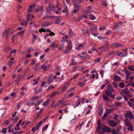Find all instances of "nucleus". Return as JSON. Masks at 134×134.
I'll return each mask as SVG.
<instances>
[{
  "instance_id": "obj_37",
  "label": "nucleus",
  "mask_w": 134,
  "mask_h": 134,
  "mask_svg": "<svg viewBox=\"0 0 134 134\" xmlns=\"http://www.w3.org/2000/svg\"><path fill=\"white\" fill-rule=\"evenodd\" d=\"M119 87L122 88L124 86V83L123 82H121L119 83Z\"/></svg>"
},
{
  "instance_id": "obj_10",
  "label": "nucleus",
  "mask_w": 134,
  "mask_h": 134,
  "mask_svg": "<svg viewBox=\"0 0 134 134\" xmlns=\"http://www.w3.org/2000/svg\"><path fill=\"white\" fill-rule=\"evenodd\" d=\"M102 129L104 131L109 133H110L111 131L110 128L109 127H107L106 125L104 126Z\"/></svg>"
},
{
  "instance_id": "obj_62",
  "label": "nucleus",
  "mask_w": 134,
  "mask_h": 134,
  "mask_svg": "<svg viewBox=\"0 0 134 134\" xmlns=\"http://www.w3.org/2000/svg\"><path fill=\"white\" fill-rule=\"evenodd\" d=\"M38 98V97H32L31 98V100H37Z\"/></svg>"
},
{
  "instance_id": "obj_42",
  "label": "nucleus",
  "mask_w": 134,
  "mask_h": 134,
  "mask_svg": "<svg viewBox=\"0 0 134 134\" xmlns=\"http://www.w3.org/2000/svg\"><path fill=\"white\" fill-rule=\"evenodd\" d=\"M21 24V25H27V23L25 21H24L23 22H22Z\"/></svg>"
},
{
  "instance_id": "obj_31",
  "label": "nucleus",
  "mask_w": 134,
  "mask_h": 134,
  "mask_svg": "<svg viewBox=\"0 0 134 134\" xmlns=\"http://www.w3.org/2000/svg\"><path fill=\"white\" fill-rule=\"evenodd\" d=\"M128 69L130 70L133 71L134 70V66H129L128 68Z\"/></svg>"
},
{
  "instance_id": "obj_45",
  "label": "nucleus",
  "mask_w": 134,
  "mask_h": 134,
  "mask_svg": "<svg viewBox=\"0 0 134 134\" xmlns=\"http://www.w3.org/2000/svg\"><path fill=\"white\" fill-rule=\"evenodd\" d=\"M114 119L115 121H117L118 119V115L117 114H116L114 117Z\"/></svg>"
},
{
  "instance_id": "obj_2",
  "label": "nucleus",
  "mask_w": 134,
  "mask_h": 134,
  "mask_svg": "<svg viewBox=\"0 0 134 134\" xmlns=\"http://www.w3.org/2000/svg\"><path fill=\"white\" fill-rule=\"evenodd\" d=\"M10 28H8L6 29L2 34V37H4L5 38L7 39H9L10 36V35L9 34V33L10 31Z\"/></svg>"
},
{
  "instance_id": "obj_32",
  "label": "nucleus",
  "mask_w": 134,
  "mask_h": 134,
  "mask_svg": "<svg viewBox=\"0 0 134 134\" xmlns=\"http://www.w3.org/2000/svg\"><path fill=\"white\" fill-rule=\"evenodd\" d=\"M129 127L128 128V130L130 131H132L133 130V126L132 125H129Z\"/></svg>"
},
{
  "instance_id": "obj_63",
  "label": "nucleus",
  "mask_w": 134,
  "mask_h": 134,
  "mask_svg": "<svg viewBox=\"0 0 134 134\" xmlns=\"http://www.w3.org/2000/svg\"><path fill=\"white\" fill-rule=\"evenodd\" d=\"M79 10L76 9H75L73 11H72L71 12L75 14Z\"/></svg>"
},
{
  "instance_id": "obj_29",
  "label": "nucleus",
  "mask_w": 134,
  "mask_h": 134,
  "mask_svg": "<svg viewBox=\"0 0 134 134\" xmlns=\"http://www.w3.org/2000/svg\"><path fill=\"white\" fill-rule=\"evenodd\" d=\"M47 66H46L44 64H43L41 66V69H43L44 71H45L47 68Z\"/></svg>"
},
{
  "instance_id": "obj_15",
  "label": "nucleus",
  "mask_w": 134,
  "mask_h": 134,
  "mask_svg": "<svg viewBox=\"0 0 134 134\" xmlns=\"http://www.w3.org/2000/svg\"><path fill=\"white\" fill-rule=\"evenodd\" d=\"M27 21L29 22L30 20H31L33 18V16L31 15L30 14H28L27 15Z\"/></svg>"
},
{
  "instance_id": "obj_8",
  "label": "nucleus",
  "mask_w": 134,
  "mask_h": 134,
  "mask_svg": "<svg viewBox=\"0 0 134 134\" xmlns=\"http://www.w3.org/2000/svg\"><path fill=\"white\" fill-rule=\"evenodd\" d=\"M24 31H21L19 33H18V34H17L15 35H13V37L12 38V40L13 42H14L13 39H14V37H15V36H18V35H20V36H21V37H22L23 36V35L24 34Z\"/></svg>"
},
{
  "instance_id": "obj_61",
  "label": "nucleus",
  "mask_w": 134,
  "mask_h": 134,
  "mask_svg": "<svg viewBox=\"0 0 134 134\" xmlns=\"http://www.w3.org/2000/svg\"><path fill=\"white\" fill-rule=\"evenodd\" d=\"M19 119V117L18 116L16 117L15 119L13 120L15 122H16Z\"/></svg>"
},
{
  "instance_id": "obj_12",
  "label": "nucleus",
  "mask_w": 134,
  "mask_h": 134,
  "mask_svg": "<svg viewBox=\"0 0 134 134\" xmlns=\"http://www.w3.org/2000/svg\"><path fill=\"white\" fill-rule=\"evenodd\" d=\"M114 80L116 81H121V78L118 76L115 75L114 77Z\"/></svg>"
},
{
  "instance_id": "obj_51",
  "label": "nucleus",
  "mask_w": 134,
  "mask_h": 134,
  "mask_svg": "<svg viewBox=\"0 0 134 134\" xmlns=\"http://www.w3.org/2000/svg\"><path fill=\"white\" fill-rule=\"evenodd\" d=\"M100 58H98L97 59H96L94 62L96 63L99 62L100 61Z\"/></svg>"
},
{
  "instance_id": "obj_9",
  "label": "nucleus",
  "mask_w": 134,
  "mask_h": 134,
  "mask_svg": "<svg viewBox=\"0 0 134 134\" xmlns=\"http://www.w3.org/2000/svg\"><path fill=\"white\" fill-rule=\"evenodd\" d=\"M52 23L51 22L48 21H45L43 22L42 24V26L43 27H46L47 26H50L52 25Z\"/></svg>"
},
{
  "instance_id": "obj_11",
  "label": "nucleus",
  "mask_w": 134,
  "mask_h": 134,
  "mask_svg": "<svg viewBox=\"0 0 134 134\" xmlns=\"http://www.w3.org/2000/svg\"><path fill=\"white\" fill-rule=\"evenodd\" d=\"M124 123L126 127L129 126L131 123L130 121L126 118H125L124 120Z\"/></svg>"
},
{
  "instance_id": "obj_48",
  "label": "nucleus",
  "mask_w": 134,
  "mask_h": 134,
  "mask_svg": "<svg viewBox=\"0 0 134 134\" xmlns=\"http://www.w3.org/2000/svg\"><path fill=\"white\" fill-rule=\"evenodd\" d=\"M50 45L51 46V47L54 48L55 47V44L54 42H52Z\"/></svg>"
},
{
  "instance_id": "obj_16",
  "label": "nucleus",
  "mask_w": 134,
  "mask_h": 134,
  "mask_svg": "<svg viewBox=\"0 0 134 134\" xmlns=\"http://www.w3.org/2000/svg\"><path fill=\"white\" fill-rule=\"evenodd\" d=\"M124 71L125 72L126 76H130V74L131 72L129 71H128L126 69H124Z\"/></svg>"
},
{
  "instance_id": "obj_59",
  "label": "nucleus",
  "mask_w": 134,
  "mask_h": 134,
  "mask_svg": "<svg viewBox=\"0 0 134 134\" xmlns=\"http://www.w3.org/2000/svg\"><path fill=\"white\" fill-rule=\"evenodd\" d=\"M20 75H18L17 77L16 81L18 82V83L20 79Z\"/></svg>"
},
{
  "instance_id": "obj_56",
  "label": "nucleus",
  "mask_w": 134,
  "mask_h": 134,
  "mask_svg": "<svg viewBox=\"0 0 134 134\" xmlns=\"http://www.w3.org/2000/svg\"><path fill=\"white\" fill-rule=\"evenodd\" d=\"M67 8L66 7H65V8L62 10V12L63 13H65L66 12H67Z\"/></svg>"
},
{
  "instance_id": "obj_46",
  "label": "nucleus",
  "mask_w": 134,
  "mask_h": 134,
  "mask_svg": "<svg viewBox=\"0 0 134 134\" xmlns=\"http://www.w3.org/2000/svg\"><path fill=\"white\" fill-rule=\"evenodd\" d=\"M3 130L2 131V133H5L7 132V128H3Z\"/></svg>"
},
{
  "instance_id": "obj_57",
  "label": "nucleus",
  "mask_w": 134,
  "mask_h": 134,
  "mask_svg": "<svg viewBox=\"0 0 134 134\" xmlns=\"http://www.w3.org/2000/svg\"><path fill=\"white\" fill-rule=\"evenodd\" d=\"M107 111H108V113L109 114L111 112H112L113 110V109H107Z\"/></svg>"
},
{
  "instance_id": "obj_38",
  "label": "nucleus",
  "mask_w": 134,
  "mask_h": 134,
  "mask_svg": "<svg viewBox=\"0 0 134 134\" xmlns=\"http://www.w3.org/2000/svg\"><path fill=\"white\" fill-rule=\"evenodd\" d=\"M13 61L12 60H11L9 61L8 65L10 68L12 65H13Z\"/></svg>"
},
{
  "instance_id": "obj_3",
  "label": "nucleus",
  "mask_w": 134,
  "mask_h": 134,
  "mask_svg": "<svg viewBox=\"0 0 134 134\" xmlns=\"http://www.w3.org/2000/svg\"><path fill=\"white\" fill-rule=\"evenodd\" d=\"M72 47V42L71 41H70L69 43L67 46L66 49L64 50L63 52L65 54H67L69 52L71 49Z\"/></svg>"
},
{
  "instance_id": "obj_22",
  "label": "nucleus",
  "mask_w": 134,
  "mask_h": 134,
  "mask_svg": "<svg viewBox=\"0 0 134 134\" xmlns=\"http://www.w3.org/2000/svg\"><path fill=\"white\" fill-rule=\"evenodd\" d=\"M40 65V63H38L35 65V67L34 68V70L35 71H37L38 70V68Z\"/></svg>"
},
{
  "instance_id": "obj_7",
  "label": "nucleus",
  "mask_w": 134,
  "mask_h": 134,
  "mask_svg": "<svg viewBox=\"0 0 134 134\" xmlns=\"http://www.w3.org/2000/svg\"><path fill=\"white\" fill-rule=\"evenodd\" d=\"M36 10H37L40 12L41 15L43 14V9L42 6H37L36 8Z\"/></svg>"
},
{
  "instance_id": "obj_20",
  "label": "nucleus",
  "mask_w": 134,
  "mask_h": 134,
  "mask_svg": "<svg viewBox=\"0 0 134 134\" xmlns=\"http://www.w3.org/2000/svg\"><path fill=\"white\" fill-rule=\"evenodd\" d=\"M73 32L72 30L71 29H70L69 31V37L71 38L73 36Z\"/></svg>"
},
{
  "instance_id": "obj_52",
  "label": "nucleus",
  "mask_w": 134,
  "mask_h": 134,
  "mask_svg": "<svg viewBox=\"0 0 134 134\" xmlns=\"http://www.w3.org/2000/svg\"><path fill=\"white\" fill-rule=\"evenodd\" d=\"M127 104L129 105L130 106H133L134 105V104L132 103H131L130 102H127Z\"/></svg>"
},
{
  "instance_id": "obj_14",
  "label": "nucleus",
  "mask_w": 134,
  "mask_h": 134,
  "mask_svg": "<svg viewBox=\"0 0 134 134\" xmlns=\"http://www.w3.org/2000/svg\"><path fill=\"white\" fill-rule=\"evenodd\" d=\"M88 9L87 10H86L84 11V13H90L92 12H93V10L92 8H91V6H89L88 7Z\"/></svg>"
},
{
  "instance_id": "obj_47",
  "label": "nucleus",
  "mask_w": 134,
  "mask_h": 134,
  "mask_svg": "<svg viewBox=\"0 0 134 134\" xmlns=\"http://www.w3.org/2000/svg\"><path fill=\"white\" fill-rule=\"evenodd\" d=\"M43 100L42 99L38 101L37 103L36 104L35 106L38 105L39 104L43 102Z\"/></svg>"
},
{
  "instance_id": "obj_1",
  "label": "nucleus",
  "mask_w": 134,
  "mask_h": 134,
  "mask_svg": "<svg viewBox=\"0 0 134 134\" xmlns=\"http://www.w3.org/2000/svg\"><path fill=\"white\" fill-rule=\"evenodd\" d=\"M120 93L122 96L124 100L126 102H127L129 98L132 97L131 93L127 89H126L125 90H122Z\"/></svg>"
},
{
  "instance_id": "obj_43",
  "label": "nucleus",
  "mask_w": 134,
  "mask_h": 134,
  "mask_svg": "<svg viewBox=\"0 0 134 134\" xmlns=\"http://www.w3.org/2000/svg\"><path fill=\"white\" fill-rule=\"evenodd\" d=\"M115 104L117 106L119 107L121 106V103L120 102H116L115 103Z\"/></svg>"
},
{
  "instance_id": "obj_50",
  "label": "nucleus",
  "mask_w": 134,
  "mask_h": 134,
  "mask_svg": "<svg viewBox=\"0 0 134 134\" xmlns=\"http://www.w3.org/2000/svg\"><path fill=\"white\" fill-rule=\"evenodd\" d=\"M114 54V52L113 51H112L111 52H109L108 54L107 55V56H108L111 55H112Z\"/></svg>"
},
{
  "instance_id": "obj_39",
  "label": "nucleus",
  "mask_w": 134,
  "mask_h": 134,
  "mask_svg": "<svg viewBox=\"0 0 134 134\" xmlns=\"http://www.w3.org/2000/svg\"><path fill=\"white\" fill-rule=\"evenodd\" d=\"M16 52V49H15L13 50H11V51L10 54V56H11L12 54V53H15Z\"/></svg>"
},
{
  "instance_id": "obj_54",
  "label": "nucleus",
  "mask_w": 134,
  "mask_h": 134,
  "mask_svg": "<svg viewBox=\"0 0 134 134\" xmlns=\"http://www.w3.org/2000/svg\"><path fill=\"white\" fill-rule=\"evenodd\" d=\"M77 64V63L75 62H72L71 63L69 64V65L70 66H72L73 65H75Z\"/></svg>"
},
{
  "instance_id": "obj_24",
  "label": "nucleus",
  "mask_w": 134,
  "mask_h": 134,
  "mask_svg": "<svg viewBox=\"0 0 134 134\" xmlns=\"http://www.w3.org/2000/svg\"><path fill=\"white\" fill-rule=\"evenodd\" d=\"M49 101V99H47L46 102H43L42 103L43 105L44 106H47L48 104Z\"/></svg>"
},
{
  "instance_id": "obj_40",
  "label": "nucleus",
  "mask_w": 134,
  "mask_h": 134,
  "mask_svg": "<svg viewBox=\"0 0 134 134\" xmlns=\"http://www.w3.org/2000/svg\"><path fill=\"white\" fill-rule=\"evenodd\" d=\"M12 124H10L9 126L8 127V131L10 133V131H11V128L12 127Z\"/></svg>"
},
{
  "instance_id": "obj_36",
  "label": "nucleus",
  "mask_w": 134,
  "mask_h": 134,
  "mask_svg": "<svg viewBox=\"0 0 134 134\" xmlns=\"http://www.w3.org/2000/svg\"><path fill=\"white\" fill-rule=\"evenodd\" d=\"M42 113V110H40L39 112L38 113L37 116V119H38L41 115V114Z\"/></svg>"
},
{
  "instance_id": "obj_19",
  "label": "nucleus",
  "mask_w": 134,
  "mask_h": 134,
  "mask_svg": "<svg viewBox=\"0 0 134 134\" xmlns=\"http://www.w3.org/2000/svg\"><path fill=\"white\" fill-rule=\"evenodd\" d=\"M56 17L54 16H52L51 15L50 16H44L43 18V19H46L48 18H52V19H54Z\"/></svg>"
},
{
  "instance_id": "obj_58",
  "label": "nucleus",
  "mask_w": 134,
  "mask_h": 134,
  "mask_svg": "<svg viewBox=\"0 0 134 134\" xmlns=\"http://www.w3.org/2000/svg\"><path fill=\"white\" fill-rule=\"evenodd\" d=\"M102 127L101 126V125H99L97 128V131H99V130Z\"/></svg>"
},
{
  "instance_id": "obj_55",
  "label": "nucleus",
  "mask_w": 134,
  "mask_h": 134,
  "mask_svg": "<svg viewBox=\"0 0 134 134\" xmlns=\"http://www.w3.org/2000/svg\"><path fill=\"white\" fill-rule=\"evenodd\" d=\"M102 4L105 6H107V5L106 2L105 1H102Z\"/></svg>"
},
{
  "instance_id": "obj_28",
  "label": "nucleus",
  "mask_w": 134,
  "mask_h": 134,
  "mask_svg": "<svg viewBox=\"0 0 134 134\" xmlns=\"http://www.w3.org/2000/svg\"><path fill=\"white\" fill-rule=\"evenodd\" d=\"M52 74H51V75H50L48 77V79L47 80V81L49 82V85L51 83V82H50V80L52 78Z\"/></svg>"
},
{
  "instance_id": "obj_60",
  "label": "nucleus",
  "mask_w": 134,
  "mask_h": 134,
  "mask_svg": "<svg viewBox=\"0 0 134 134\" xmlns=\"http://www.w3.org/2000/svg\"><path fill=\"white\" fill-rule=\"evenodd\" d=\"M80 103V102L77 101V102L76 103H75V106L76 107H77L79 105Z\"/></svg>"
},
{
  "instance_id": "obj_53",
  "label": "nucleus",
  "mask_w": 134,
  "mask_h": 134,
  "mask_svg": "<svg viewBox=\"0 0 134 134\" xmlns=\"http://www.w3.org/2000/svg\"><path fill=\"white\" fill-rule=\"evenodd\" d=\"M60 20L59 19H57L55 22V23L56 24H59L60 23Z\"/></svg>"
},
{
  "instance_id": "obj_4",
  "label": "nucleus",
  "mask_w": 134,
  "mask_h": 134,
  "mask_svg": "<svg viewBox=\"0 0 134 134\" xmlns=\"http://www.w3.org/2000/svg\"><path fill=\"white\" fill-rule=\"evenodd\" d=\"M125 118H129L130 119H134V117L132 113L130 111H127L124 115Z\"/></svg>"
},
{
  "instance_id": "obj_26",
  "label": "nucleus",
  "mask_w": 134,
  "mask_h": 134,
  "mask_svg": "<svg viewBox=\"0 0 134 134\" xmlns=\"http://www.w3.org/2000/svg\"><path fill=\"white\" fill-rule=\"evenodd\" d=\"M52 7V4H49V6L47 7V10L48 12H49L51 9V8Z\"/></svg>"
},
{
  "instance_id": "obj_30",
  "label": "nucleus",
  "mask_w": 134,
  "mask_h": 134,
  "mask_svg": "<svg viewBox=\"0 0 134 134\" xmlns=\"http://www.w3.org/2000/svg\"><path fill=\"white\" fill-rule=\"evenodd\" d=\"M105 94L108 96H111L112 93L109 91H107L105 92Z\"/></svg>"
},
{
  "instance_id": "obj_27",
  "label": "nucleus",
  "mask_w": 134,
  "mask_h": 134,
  "mask_svg": "<svg viewBox=\"0 0 134 134\" xmlns=\"http://www.w3.org/2000/svg\"><path fill=\"white\" fill-rule=\"evenodd\" d=\"M103 97L105 100H107L108 102L110 100L109 98L106 95H103Z\"/></svg>"
},
{
  "instance_id": "obj_17",
  "label": "nucleus",
  "mask_w": 134,
  "mask_h": 134,
  "mask_svg": "<svg viewBox=\"0 0 134 134\" xmlns=\"http://www.w3.org/2000/svg\"><path fill=\"white\" fill-rule=\"evenodd\" d=\"M74 5H75V8L79 10L80 9V5L77 2L74 3Z\"/></svg>"
},
{
  "instance_id": "obj_5",
  "label": "nucleus",
  "mask_w": 134,
  "mask_h": 134,
  "mask_svg": "<svg viewBox=\"0 0 134 134\" xmlns=\"http://www.w3.org/2000/svg\"><path fill=\"white\" fill-rule=\"evenodd\" d=\"M108 123L109 125L113 127H115L117 125V123L116 121L112 120L108 121Z\"/></svg>"
},
{
  "instance_id": "obj_13",
  "label": "nucleus",
  "mask_w": 134,
  "mask_h": 134,
  "mask_svg": "<svg viewBox=\"0 0 134 134\" xmlns=\"http://www.w3.org/2000/svg\"><path fill=\"white\" fill-rule=\"evenodd\" d=\"M103 109L102 108L99 107L98 109V113L100 116H101L103 114Z\"/></svg>"
},
{
  "instance_id": "obj_18",
  "label": "nucleus",
  "mask_w": 134,
  "mask_h": 134,
  "mask_svg": "<svg viewBox=\"0 0 134 134\" xmlns=\"http://www.w3.org/2000/svg\"><path fill=\"white\" fill-rule=\"evenodd\" d=\"M42 123V122L40 121L39 122L38 124H36L35 127L36 129V131L38 129L39 127L41 125V124Z\"/></svg>"
},
{
  "instance_id": "obj_44",
  "label": "nucleus",
  "mask_w": 134,
  "mask_h": 134,
  "mask_svg": "<svg viewBox=\"0 0 134 134\" xmlns=\"http://www.w3.org/2000/svg\"><path fill=\"white\" fill-rule=\"evenodd\" d=\"M74 94V93H69L67 96V97H70L73 96Z\"/></svg>"
},
{
  "instance_id": "obj_34",
  "label": "nucleus",
  "mask_w": 134,
  "mask_h": 134,
  "mask_svg": "<svg viewBox=\"0 0 134 134\" xmlns=\"http://www.w3.org/2000/svg\"><path fill=\"white\" fill-rule=\"evenodd\" d=\"M68 38V36L67 35H65L64 37L63 38V40L64 41L67 42V39Z\"/></svg>"
},
{
  "instance_id": "obj_35",
  "label": "nucleus",
  "mask_w": 134,
  "mask_h": 134,
  "mask_svg": "<svg viewBox=\"0 0 134 134\" xmlns=\"http://www.w3.org/2000/svg\"><path fill=\"white\" fill-rule=\"evenodd\" d=\"M113 85L114 87L116 88H117L118 83H117L114 82H113Z\"/></svg>"
},
{
  "instance_id": "obj_64",
  "label": "nucleus",
  "mask_w": 134,
  "mask_h": 134,
  "mask_svg": "<svg viewBox=\"0 0 134 134\" xmlns=\"http://www.w3.org/2000/svg\"><path fill=\"white\" fill-rule=\"evenodd\" d=\"M96 26H94L91 28L90 30L91 32H92L94 31V30L96 29Z\"/></svg>"
},
{
  "instance_id": "obj_41",
  "label": "nucleus",
  "mask_w": 134,
  "mask_h": 134,
  "mask_svg": "<svg viewBox=\"0 0 134 134\" xmlns=\"http://www.w3.org/2000/svg\"><path fill=\"white\" fill-rule=\"evenodd\" d=\"M78 85L80 86H83L85 85V83L84 82H81L79 83Z\"/></svg>"
},
{
  "instance_id": "obj_6",
  "label": "nucleus",
  "mask_w": 134,
  "mask_h": 134,
  "mask_svg": "<svg viewBox=\"0 0 134 134\" xmlns=\"http://www.w3.org/2000/svg\"><path fill=\"white\" fill-rule=\"evenodd\" d=\"M111 46H114L116 48L123 47H124L123 45L117 42H114L113 43L111 44Z\"/></svg>"
},
{
  "instance_id": "obj_25",
  "label": "nucleus",
  "mask_w": 134,
  "mask_h": 134,
  "mask_svg": "<svg viewBox=\"0 0 134 134\" xmlns=\"http://www.w3.org/2000/svg\"><path fill=\"white\" fill-rule=\"evenodd\" d=\"M57 93L58 94H59V92L58 91L54 92L52 94L51 96L50 97H54L56 95Z\"/></svg>"
},
{
  "instance_id": "obj_21",
  "label": "nucleus",
  "mask_w": 134,
  "mask_h": 134,
  "mask_svg": "<svg viewBox=\"0 0 134 134\" xmlns=\"http://www.w3.org/2000/svg\"><path fill=\"white\" fill-rule=\"evenodd\" d=\"M64 101L60 100L54 106V108L56 107L57 106L63 103Z\"/></svg>"
},
{
  "instance_id": "obj_23",
  "label": "nucleus",
  "mask_w": 134,
  "mask_h": 134,
  "mask_svg": "<svg viewBox=\"0 0 134 134\" xmlns=\"http://www.w3.org/2000/svg\"><path fill=\"white\" fill-rule=\"evenodd\" d=\"M107 89L109 91H114V90L110 85H109L107 86Z\"/></svg>"
},
{
  "instance_id": "obj_33",
  "label": "nucleus",
  "mask_w": 134,
  "mask_h": 134,
  "mask_svg": "<svg viewBox=\"0 0 134 134\" xmlns=\"http://www.w3.org/2000/svg\"><path fill=\"white\" fill-rule=\"evenodd\" d=\"M75 87H73L71 88H70L67 91V92L68 93L73 91L75 89Z\"/></svg>"
},
{
  "instance_id": "obj_49",
  "label": "nucleus",
  "mask_w": 134,
  "mask_h": 134,
  "mask_svg": "<svg viewBox=\"0 0 134 134\" xmlns=\"http://www.w3.org/2000/svg\"><path fill=\"white\" fill-rule=\"evenodd\" d=\"M64 47V44H62L60 47L58 49L59 50H62Z\"/></svg>"
}]
</instances>
